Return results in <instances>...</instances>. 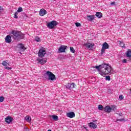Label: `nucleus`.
<instances>
[{
    "mask_svg": "<svg viewBox=\"0 0 131 131\" xmlns=\"http://www.w3.org/2000/svg\"><path fill=\"white\" fill-rule=\"evenodd\" d=\"M122 63H127V60H126V59H124L122 60Z\"/></svg>",
    "mask_w": 131,
    "mask_h": 131,
    "instance_id": "72a5a7b5",
    "label": "nucleus"
},
{
    "mask_svg": "<svg viewBox=\"0 0 131 131\" xmlns=\"http://www.w3.org/2000/svg\"><path fill=\"white\" fill-rule=\"evenodd\" d=\"M11 33L13 34V35L17 38H20V39H23V38H24V34H21V32H18L17 31H13Z\"/></svg>",
    "mask_w": 131,
    "mask_h": 131,
    "instance_id": "f03ea898",
    "label": "nucleus"
},
{
    "mask_svg": "<svg viewBox=\"0 0 131 131\" xmlns=\"http://www.w3.org/2000/svg\"><path fill=\"white\" fill-rule=\"evenodd\" d=\"M104 110L105 112L110 113L112 111H115V110H116V106H115V105H111V106L107 105L104 107Z\"/></svg>",
    "mask_w": 131,
    "mask_h": 131,
    "instance_id": "20e7f679",
    "label": "nucleus"
},
{
    "mask_svg": "<svg viewBox=\"0 0 131 131\" xmlns=\"http://www.w3.org/2000/svg\"><path fill=\"white\" fill-rule=\"evenodd\" d=\"M58 25V23L56 20H53L47 24V27L49 29H54L55 26Z\"/></svg>",
    "mask_w": 131,
    "mask_h": 131,
    "instance_id": "7ed1b4c3",
    "label": "nucleus"
},
{
    "mask_svg": "<svg viewBox=\"0 0 131 131\" xmlns=\"http://www.w3.org/2000/svg\"><path fill=\"white\" fill-rule=\"evenodd\" d=\"M52 118L55 120V121H57L59 120V118L57 116L53 115Z\"/></svg>",
    "mask_w": 131,
    "mask_h": 131,
    "instance_id": "5701e85b",
    "label": "nucleus"
},
{
    "mask_svg": "<svg viewBox=\"0 0 131 131\" xmlns=\"http://www.w3.org/2000/svg\"><path fill=\"white\" fill-rule=\"evenodd\" d=\"M66 49H67V46H61L58 49V53H65Z\"/></svg>",
    "mask_w": 131,
    "mask_h": 131,
    "instance_id": "1a4fd4ad",
    "label": "nucleus"
},
{
    "mask_svg": "<svg viewBox=\"0 0 131 131\" xmlns=\"http://www.w3.org/2000/svg\"><path fill=\"white\" fill-rule=\"evenodd\" d=\"M2 65L3 66H10V64L9 63V62H7L5 61L2 62Z\"/></svg>",
    "mask_w": 131,
    "mask_h": 131,
    "instance_id": "412c9836",
    "label": "nucleus"
},
{
    "mask_svg": "<svg viewBox=\"0 0 131 131\" xmlns=\"http://www.w3.org/2000/svg\"><path fill=\"white\" fill-rule=\"evenodd\" d=\"M126 56L129 58V61L131 62V50L129 49L126 52Z\"/></svg>",
    "mask_w": 131,
    "mask_h": 131,
    "instance_id": "dca6fc26",
    "label": "nucleus"
},
{
    "mask_svg": "<svg viewBox=\"0 0 131 131\" xmlns=\"http://www.w3.org/2000/svg\"><path fill=\"white\" fill-rule=\"evenodd\" d=\"M130 131H131V126H130Z\"/></svg>",
    "mask_w": 131,
    "mask_h": 131,
    "instance_id": "a19ab883",
    "label": "nucleus"
},
{
    "mask_svg": "<svg viewBox=\"0 0 131 131\" xmlns=\"http://www.w3.org/2000/svg\"><path fill=\"white\" fill-rule=\"evenodd\" d=\"M70 50L71 53H75V50H74V48H73V47H70Z\"/></svg>",
    "mask_w": 131,
    "mask_h": 131,
    "instance_id": "a878e982",
    "label": "nucleus"
},
{
    "mask_svg": "<svg viewBox=\"0 0 131 131\" xmlns=\"http://www.w3.org/2000/svg\"><path fill=\"white\" fill-rule=\"evenodd\" d=\"M67 116L70 118H73V117H75V114L73 112H71L67 114Z\"/></svg>",
    "mask_w": 131,
    "mask_h": 131,
    "instance_id": "ddd939ff",
    "label": "nucleus"
},
{
    "mask_svg": "<svg viewBox=\"0 0 131 131\" xmlns=\"http://www.w3.org/2000/svg\"><path fill=\"white\" fill-rule=\"evenodd\" d=\"M17 48H18V49H20V50H23L24 51H25V50H26V49L24 47V45H23V44L22 43L18 44L17 46Z\"/></svg>",
    "mask_w": 131,
    "mask_h": 131,
    "instance_id": "f3484780",
    "label": "nucleus"
},
{
    "mask_svg": "<svg viewBox=\"0 0 131 131\" xmlns=\"http://www.w3.org/2000/svg\"><path fill=\"white\" fill-rule=\"evenodd\" d=\"M119 115H121V114H119Z\"/></svg>",
    "mask_w": 131,
    "mask_h": 131,
    "instance_id": "79ce46f5",
    "label": "nucleus"
},
{
    "mask_svg": "<svg viewBox=\"0 0 131 131\" xmlns=\"http://www.w3.org/2000/svg\"><path fill=\"white\" fill-rule=\"evenodd\" d=\"M95 19V15H88L87 20L88 21H93Z\"/></svg>",
    "mask_w": 131,
    "mask_h": 131,
    "instance_id": "a211bd4d",
    "label": "nucleus"
},
{
    "mask_svg": "<svg viewBox=\"0 0 131 131\" xmlns=\"http://www.w3.org/2000/svg\"><path fill=\"white\" fill-rule=\"evenodd\" d=\"M119 45H120V46L121 47V48H125V46L123 42H120Z\"/></svg>",
    "mask_w": 131,
    "mask_h": 131,
    "instance_id": "b1692460",
    "label": "nucleus"
},
{
    "mask_svg": "<svg viewBox=\"0 0 131 131\" xmlns=\"http://www.w3.org/2000/svg\"><path fill=\"white\" fill-rule=\"evenodd\" d=\"M35 40L38 42V41H40V38L38 37H36L35 38Z\"/></svg>",
    "mask_w": 131,
    "mask_h": 131,
    "instance_id": "bb28decb",
    "label": "nucleus"
},
{
    "mask_svg": "<svg viewBox=\"0 0 131 131\" xmlns=\"http://www.w3.org/2000/svg\"><path fill=\"white\" fill-rule=\"evenodd\" d=\"M22 11H23V9H22L21 7H19L18 8V10H17V12L19 13L20 12H22Z\"/></svg>",
    "mask_w": 131,
    "mask_h": 131,
    "instance_id": "2f4dec72",
    "label": "nucleus"
},
{
    "mask_svg": "<svg viewBox=\"0 0 131 131\" xmlns=\"http://www.w3.org/2000/svg\"><path fill=\"white\" fill-rule=\"evenodd\" d=\"M111 6H114L115 5V2H112L111 3Z\"/></svg>",
    "mask_w": 131,
    "mask_h": 131,
    "instance_id": "4c0bfd02",
    "label": "nucleus"
},
{
    "mask_svg": "<svg viewBox=\"0 0 131 131\" xmlns=\"http://www.w3.org/2000/svg\"><path fill=\"white\" fill-rule=\"evenodd\" d=\"M5 41L7 43H11L12 42V37L10 35H7L5 37Z\"/></svg>",
    "mask_w": 131,
    "mask_h": 131,
    "instance_id": "f8f14e48",
    "label": "nucleus"
},
{
    "mask_svg": "<svg viewBox=\"0 0 131 131\" xmlns=\"http://www.w3.org/2000/svg\"><path fill=\"white\" fill-rule=\"evenodd\" d=\"M119 99H120V100H122V99H123V96H122V95H120L119 97Z\"/></svg>",
    "mask_w": 131,
    "mask_h": 131,
    "instance_id": "c9c22d12",
    "label": "nucleus"
},
{
    "mask_svg": "<svg viewBox=\"0 0 131 131\" xmlns=\"http://www.w3.org/2000/svg\"><path fill=\"white\" fill-rule=\"evenodd\" d=\"M75 85V84H74V83H70L67 84V85H66V88L67 89L71 90V89H74Z\"/></svg>",
    "mask_w": 131,
    "mask_h": 131,
    "instance_id": "4468645a",
    "label": "nucleus"
},
{
    "mask_svg": "<svg viewBox=\"0 0 131 131\" xmlns=\"http://www.w3.org/2000/svg\"><path fill=\"white\" fill-rule=\"evenodd\" d=\"M96 17H97V18H102V17L103 16V15L102 14V13L100 12H97L96 13Z\"/></svg>",
    "mask_w": 131,
    "mask_h": 131,
    "instance_id": "aec40b11",
    "label": "nucleus"
},
{
    "mask_svg": "<svg viewBox=\"0 0 131 131\" xmlns=\"http://www.w3.org/2000/svg\"><path fill=\"white\" fill-rule=\"evenodd\" d=\"M48 131H52V130H51V129H49Z\"/></svg>",
    "mask_w": 131,
    "mask_h": 131,
    "instance_id": "ea45409f",
    "label": "nucleus"
},
{
    "mask_svg": "<svg viewBox=\"0 0 131 131\" xmlns=\"http://www.w3.org/2000/svg\"><path fill=\"white\" fill-rule=\"evenodd\" d=\"M75 25L76 27H80L81 26V25H80V23H76Z\"/></svg>",
    "mask_w": 131,
    "mask_h": 131,
    "instance_id": "cd10ccee",
    "label": "nucleus"
},
{
    "mask_svg": "<svg viewBox=\"0 0 131 131\" xmlns=\"http://www.w3.org/2000/svg\"><path fill=\"white\" fill-rule=\"evenodd\" d=\"M107 49H109V45L107 43V42H105L102 45V48L101 49V55H103L104 53H105V51L107 50Z\"/></svg>",
    "mask_w": 131,
    "mask_h": 131,
    "instance_id": "0eeeda50",
    "label": "nucleus"
},
{
    "mask_svg": "<svg viewBox=\"0 0 131 131\" xmlns=\"http://www.w3.org/2000/svg\"><path fill=\"white\" fill-rule=\"evenodd\" d=\"M46 54L47 51H46V49L42 48L39 50V52L38 53V56L39 58H42L45 57V55H46Z\"/></svg>",
    "mask_w": 131,
    "mask_h": 131,
    "instance_id": "423d86ee",
    "label": "nucleus"
},
{
    "mask_svg": "<svg viewBox=\"0 0 131 131\" xmlns=\"http://www.w3.org/2000/svg\"><path fill=\"white\" fill-rule=\"evenodd\" d=\"M24 131H29V129L27 128V127H25Z\"/></svg>",
    "mask_w": 131,
    "mask_h": 131,
    "instance_id": "f704fd0d",
    "label": "nucleus"
},
{
    "mask_svg": "<svg viewBox=\"0 0 131 131\" xmlns=\"http://www.w3.org/2000/svg\"><path fill=\"white\" fill-rule=\"evenodd\" d=\"M37 61H38V63H40L41 65H43V64H46V63H47L46 58H38Z\"/></svg>",
    "mask_w": 131,
    "mask_h": 131,
    "instance_id": "9d476101",
    "label": "nucleus"
},
{
    "mask_svg": "<svg viewBox=\"0 0 131 131\" xmlns=\"http://www.w3.org/2000/svg\"><path fill=\"white\" fill-rule=\"evenodd\" d=\"M94 68H96L97 69V71L99 73V74L101 75V76H103V77H105L106 75L112 74L114 72V70L108 63H104L103 64H100L99 66H96Z\"/></svg>",
    "mask_w": 131,
    "mask_h": 131,
    "instance_id": "f257e3e1",
    "label": "nucleus"
},
{
    "mask_svg": "<svg viewBox=\"0 0 131 131\" xmlns=\"http://www.w3.org/2000/svg\"><path fill=\"white\" fill-rule=\"evenodd\" d=\"M18 15V12H15L14 18H15V19H18V16H17Z\"/></svg>",
    "mask_w": 131,
    "mask_h": 131,
    "instance_id": "c756f323",
    "label": "nucleus"
},
{
    "mask_svg": "<svg viewBox=\"0 0 131 131\" xmlns=\"http://www.w3.org/2000/svg\"><path fill=\"white\" fill-rule=\"evenodd\" d=\"M5 122L6 123H8V124H10L13 121V118L10 116H8L5 119Z\"/></svg>",
    "mask_w": 131,
    "mask_h": 131,
    "instance_id": "9b49d317",
    "label": "nucleus"
},
{
    "mask_svg": "<svg viewBox=\"0 0 131 131\" xmlns=\"http://www.w3.org/2000/svg\"><path fill=\"white\" fill-rule=\"evenodd\" d=\"M104 109V106L102 105H98V110H103Z\"/></svg>",
    "mask_w": 131,
    "mask_h": 131,
    "instance_id": "393cba45",
    "label": "nucleus"
},
{
    "mask_svg": "<svg viewBox=\"0 0 131 131\" xmlns=\"http://www.w3.org/2000/svg\"><path fill=\"white\" fill-rule=\"evenodd\" d=\"M39 15L41 16H45V15H47V10L43 9H40L39 11Z\"/></svg>",
    "mask_w": 131,
    "mask_h": 131,
    "instance_id": "2eb2a0df",
    "label": "nucleus"
},
{
    "mask_svg": "<svg viewBox=\"0 0 131 131\" xmlns=\"http://www.w3.org/2000/svg\"><path fill=\"white\" fill-rule=\"evenodd\" d=\"M124 119H117V121H123Z\"/></svg>",
    "mask_w": 131,
    "mask_h": 131,
    "instance_id": "e433bc0d",
    "label": "nucleus"
},
{
    "mask_svg": "<svg viewBox=\"0 0 131 131\" xmlns=\"http://www.w3.org/2000/svg\"><path fill=\"white\" fill-rule=\"evenodd\" d=\"M3 11V7H0V12H2Z\"/></svg>",
    "mask_w": 131,
    "mask_h": 131,
    "instance_id": "58836bf2",
    "label": "nucleus"
},
{
    "mask_svg": "<svg viewBox=\"0 0 131 131\" xmlns=\"http://www.w3.org/2000/svg\"><path fill=\"white\" fill-rule=\"evenodd\" d=\"M84 46L87 48L88 50H93L94 47H95V44L94 43L86 42L84 44Z\"/></svg>",
    "mask_w": 131,
    "mask_h": 131,
    "instance_id": "6e6552de",
    "label": "nucleus"
},
{
    "mask_svg": "<svg viewBox=\"0 0 131 131\" xmlns=\"http://www.w3.org/2000/svg\"><path fill=\"white\" fill-rule=\"evenodd\" d=\"M25 119L28 122H30L31 121V118L30 117L26 116Z\"/></svg>",
    "mask_w": 131,
    "mask_h": 131,
    "instance_id": "4be33fe9",
    "label": "nucleus"
},
{
    "mask_svg": "<svg viewBox=\"0 0 131 131\" xmlns=\"http://www.w3.org/2000/svg\"><path fill=\"white\" fill-rule=\"evenodd\" d=\"M89 126L90 127H92V128H97V125H96L95 124V123L93 122H91L89 123Z\"/></svg>",
    "mask_w": 131,
    "mask_h": 131,
    "instance_id": "6ab92c4d",
    "label": "nucleus"
},
{
    "mask_svg": "<svg viewBox=\"0 0 131 131\" xmlns=\"http://www.w3.org/2000/svg\"><path fill=\"white\" fill-rule=\"evenodd\" d=\"M5 100V97L4 96L0 97V102H3Z\"/></svg>",
    "mask_w": 131,
    "mask_h": 131,
    "instance_id": "7c9ffc66",
    "label": "nucleus"
},
{
    "mask_svg": "<svg viewBox=\"0 0 131 131\" xmlns=\"http://www.w3.org/2000/svg\"><path fill=\"white\" fill-rule=\"evenodd\" d=\"M45 75L48 76L49 80H55L56 79V76L51 72L47 71L45 73Z\"/></svg>",
    "mask_w": 131,
    "mask_h": 131,
    "instance_id": "39448f33",
    "label": "nucleus"
},
{
    "mask_svg": "<svg viewBox=\"0 0 131 131\" xmlns=\"http://www.w3.org/2000/svg\"><path fill=\"white\" fill-rule=\"evenodd\" d=\"M111 80V79L110 78V76H108L105 77V80H108V81H110Z\"/></svg>",
    "mask_w": 131,
    "mask_h": 131,
    "instance_id": "c85d7f7f",
    "label": "nucleus"
},
{
    "mask_svg": "<svg viewBox=\"0 0 131 131\" xmlns=\"http://www.w3.org/2000/svg\"><path fill=\"white\" fill-rule=\"evenodd\" d=\"M5 69H7V70H11V69H12V68L9 67H5Z\"/></svg>",
    "mask_w": 131,
    "mask_h": 131,
    "instance_id": "473e14b6",
    "label": "nucleus"
}]
</instances>
